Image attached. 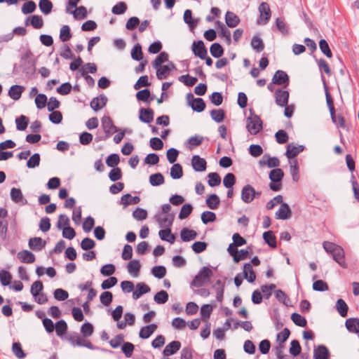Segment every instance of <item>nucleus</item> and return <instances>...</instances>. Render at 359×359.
I'll list each match as a JSON object with an SVG mask.
<instances>
[{"label":"nucleus","mask_w":359,"mask_h":359,"mask_svg":"<svg viewBox=\"0 0 359 359\" xmlns=\"http://www.w3.org/2000/svg\"><path fill=\"white\" fill-rule=\"evenodd\" d=\"M250 116L246 120V128L251 135H257L262 129V121L250 110Z\"/></svg>","instance_id":"1"},{"label":"nucleus","mask_w":359,"mask_h":359,"mask_svg":"<svg viewBox=\"0 0 359 359\" xmlns=\"http://www.w3.org/2000/svg\"><path fill=\"white\" fill-rule=\"evenodd\" d=\"M212 275V271L207 266H203L199 271L198 274L194 277L191 282V285L199 287L204 285L210 281V277Z\"/></svg>","instance_id":"2"},{"label":"nucleus","mask_w":359,"mask_h":359,"mask_svg":"<svg viewBox=\"0 0 359 359\" xmlns=\"http://www.w3.org/2000/svg\"><path fill=\"white\" fill-rule=\"evenodd\" d=\"M101 126L105 133V137L103 138H96V141L105 140L109 137L112 134L118 131V128L114 124L111 118L109 116H104L102 118Z\"/></svg>","instance_id":"3"},{"label":"nucleus","mask_w":359,"mask_h":359,"mask_svg":"<svg viewBox=\"0 0 359 359\" xmlns=\"http://www.w3.org/2000/svg\"><path fill=\"white\" fill-rule=\"evenodd\" d=\"M258 11L259 13V15L257 22H259V21L267 22L270 20L271 16V11L268 3H261L260 5L259 6Z\"/></svg>","instance_id":"4"},{"label":"nucleus","mask_w":359,"mask_h":359,"mask_svg":"<svg viewBox=\"0 0 359 359\" xmlns=\"http://www.w3.org/2000/svg\"><path fill=\"white\" fill-rule=\"evenodd\" d=\"M241 199L245 203H250L255 199V189L252 186L246 184L243 187Z\"/></svg>","instance_id":"5"},{"label":"nucleus","mask_w":359,"mask_h":359,"mask_svg":"<svg viewBox=\"0 0 359 359\" xmlns=\"http://www.w3.org/2000/svg\"><path fill=\"white\" fill-rule=\"evenodd\" d=\"M192 51L196 56L201 59H204L205 55H208V50L205 47L204 43L201 40L194 41L193 43Z\"/></svg>","instance_id":"6"},{"label":"nucleus","mask_w":359,"mask_h":359,"mask_svg":"<svg viewBox=\"0 0 359 359\" xmlns=\"http://www.w3.org/2000/svg\"><path fill=\"white\" fill-rule=\"evenodd\" d=\"M155 219L161 228H169L173 222L174 215L172 214H167L162 215L161 214L155 216Z\"/></svg>","instance_id":"7"},{"label":"nucleus","mask_w":359,"mask_h":359,"mask_svg":"<svg viewBox=\"0 0 359 359\" xmlns=\"http://www.w3.org/2000/svg\"><path fill=\"white\" fill-rule=\"evenodd\" d=\"M261 167L267 165L269 168H278L280 165V161L277 157H270L267 154H264L262 159L259 161Z\"/></svg>","instance_id":"8"},{"label":"nucleus","mask_w":359,"mask_h":359,"mask_svg":"<svg viewBox=\"0 0 359 359\" xmlns=\"http://www.w3.org/2000/svg\"><path fill=\"white\" fill-rule=\"evenodd\" d=\"M276 103L280 106L284 107L287 105L289 93L287 90L278 89L275 92Z\"/></svg>","instance_id":"9"},{"label":"nucleus","mask_w":359,"mask_h":359,"mask_svg":"<svg viewBox=\"0 0 359 359\" xmlns=\"http://www.w3.org/2000/svg\"><path fill=\"white\" fill-rule=\"evenodd\" d=\"M66 11L69 14H72L76 20H83L87 16V9L83 6L79 7L76 6L74 8L66 10Z\"/></svg>","instance_id":"10"},{"label":"nucleus","mask_w":359,"mask_h":359,"mask_svg":"<svg viewBox=\"0 0 359 359\" xmlns=\"http://www.w3.org/2000/svg\"><path fill=\"white\" fill-rule=\"evenodd\" d=\"M273 83L277 85L284 84L285 86L289 84V76L287 73L282 70H278L275 73L273 79Z\"/></svg>","instance_id":"11"},{"label":"nucleus","mask_w":359,"mask_h":359,"mask_svg":"<svg viewBox=\"0 0 359 359\" xmlns=\"http://www.w3.org/2000/svg\"><path fill=\"white\" fill-rule=\"evenodd\" d=\"M191 165L195 171L203 172L206 170L207 162L198 155H195L191 158Z\"/></svg>","instance_id":"12"},{"label":"nucleus","mask_w":359,"mask_h":359,"mask_svg":"<svg viewBox=\"0 0 359 359\" xmlns=\"http://www.w3.org/2000/svg\"><path fill=\"white\" fill-rule=\"evenodd\" d=\"M292 216V211L290 206L285 203H283L280 205V208L276 213V218L278 219H287L290 218Z\"/></svg>","instance_id":"13"},{"label":"nucleus","mask_w":359,"mask_h":359,"mask_svg":"<svg viewBox=\"0 0 359 359\" xmlns=\"http://www.w3.org/2000/svg\"><path fill=\"white\" fill-rule=\"evenodd\" d=\"M11 198L14 203L20 205H25L27 203V201L23 196L22 191L18 188L13 187L11 189Z\"/></svg>","instance_id":"14"},{"label":"nucleus","mask_w":359,"mask_h":359,"mask_svg":"<svg viewBox=\"0 0 359 359\" xmlns=\"http://www.w3.org/2000/svg\"><path fill=\"white\" fill-rule=\"evenodd\" d=\"M330 351L324 345H319L314 349V359H330Z\"/></svg>","instance_id":"15"},{"label":"nucleus","mask_w":359,"mask_h":359,"mask_svg":"<svg viewBox=\"0 0 359 359\" xmlns=\"http://www.w3.org/2000/svg\"><path fill=\"white\" fill-rule=\"evenodd\" d=\"M333 259L344 269L347 268V264L345 261L344 249L339 246L337 250L332 255Z\"/></svg>","instance_id":"16"},{"label":"nucleus","mask_w":359,"mask_h":359,"mask_svg":"<svg viewBox=\"0 0 359 359\" xmlns=\"http://www.w3.org/2000/svg\"><path fill=\"white\" fill-rule=\"evenodd\" d=\"M181 348V343L179 341H172L165 346L163 354L168 357L177 353Z\"/></svg>","instance_id":"17"},{"label":"nucleus","mask_w":359,"mask_h":359,"mask_svg":"<svg viewBox=\"0 0 359 359\" xmlns=\"http://www.w3.org/2000/svg\"><path fill=\"white\" fill-rule=\"evenodd\" d=\"M107 102V97L104 95H100L92 100L90 107L95 111H98L106 105Z\"/></svg>","instance_id":"18"},{"label":"nucleus","mask_w":359,"mask_h":359,"mask_svg":"<svg viewBox=\"0 0 359 359\" xmlns=\"http://www.w3.org/2000/svg\"><path fill=\"white\" fill-rule=\"evenodd\" d=\"M29 247L34 251H40L46 246V241L40 237H34L29 240Z\"/></svg>","instance_id":"19"},{"label":"nucleus","mask_w":359,"mask_h":359,"mask_svg":"<svg viewBox=\"0 0 359 359\" xmlns=\"http://www.w3.org/2000/svg\"><path fill=\"white\" fill-rule=\"evenodd\" d=\"M17 257L22 263L32 264L35 261L34 255L27 250L20 251L18 253Z\"/></svg>","instance_id":"20"},{"label":"nucleus","mask_w":359,"mask_h":359,"mask_svg":"<svg viewBox=\"0 0 359 359\" xmlns=\"http://www.w3.org/2000/svg\"><path fill=\"white\" fill-rule=\"evenodd\" d=\"M140 120L143 123H149L154 120V111L151 108L140 109Z\"/></svg>","instance_id":"21"},{"label":"nucleus","mask_w":359,"mask_h":359,"mask_svg":"<svg viewBox=\"0 0 359 359\" xmlns=\"http://www.w3.org/2000/svg\"><path fill=\"white\" fill-rule=\"evenodd\" d=\"M150 287L144 283H139L136 285L135 290L133 292V298L138 299L144 294L150 292Z\"/></svg>","instance_id":"22"},{"label":"nucleus","mask_w":359,"mask_h":359,"mask_svg":"<svg viewBox=\"0 0 359 359\" xmlns=\"http://www.w3.org/2000/svg\"><path fill=\"white\" fill-rule=\"evenodd\" d=\"M304 147L303 145L295 146L293 144H289L287 146L286 156L289 158H293L300 152L303 151Z\"/></svg>","instance_id":"23"},{"label":"nucleus","mask_w":359,"mask_h":359,"mask_svg":"<svg viewBox=\"0 0 359 359\" xmlns=\"http://www.w3.org/2000/svg\"><path fill=\"white\" fill-rule=\"evenodd\" d=\"M140 268L141 264L140 261L137 259H133L127 264V270L133 277H137L139 276Z\"/></svg>","instance_id":"24"},{"label":"nucleus","mask_w":359,"mask_h":359,"mask_svg":"<svg viewBox=\"0 0 359 359\" xmlns=\"http://www.w3.org/2000/svg\"><path fill=\"white\" fill-rule=\"evenodd\" d=\"M157 325L156 324H150L142 327L139 333V336L142 339H148L157 329Z\"/></svg>","instance_id":"25"},{"label":"nucleus","mask_w":359,"mask_h":359,"mask_svg":"<svg viewBox=\"0 0 359 359\" xmlns=\"http://www.w3.org/2000/svg\"><path fill=\"white\" fill-rule=\"evenodd\" d=\"M180 237L182 241L189 242L196 239L197 233L194 230L183 228L180 231Z\"/></svg>","instance_id":"26"},{"label":"nucleus","mask_w":359,"mask_h":359,"mask_svg":"<svg viewBox=\"0 0 359 359\" xmlns=\"http://www.w3.org/2000/svg\"><path fill=\"white\" fill-rule=\"evenodd\" d=\"M140 201V198L139 196H131L130 194H126L121 198L120 203L123 205L124 208H126L130 204H137Z\"/></svg>","instance_id":"27"},{"label":"nucleus","mask_w":359,"mask_h":359,"mask_svg":"<svg viewBox=\"0 0 359 359\" xmlns=\"http://www.w3.org/2000/svg\"><path fill=\"white\" fill-rule=\"evenodd\" d=\"M24 87L19 85L12 86L8 90V95L14 100H18L24 90Z\"/></svg>","instance_id":"28"},{"label":"nucleus","mask_w":359,"mask_h":359,"mask_svg":"<svg viewBox=\"0 0 359 359\" xmlns=\"http://www.w3.org/2000/svg\"><path fill=\"white\" fill-rule=\"evenodd\" d=\"M243 273L245 278L249 283H253L256 279L255 272L254 271L251 264H245L243 266Z\"/></svg>","instance_id":"29"},{"label":"nucleus","mask_w":359,"mask_h":359,"mask_svg":"<svg viewBox=\"0 0 359 359\" xmlns=\"http://www.w3.org/2000/svg\"><path fill=\"white\" fill-rule=\"evenodd\" d=\"M158 235L161 240L165 241L171 244L174 243L175 241V236L171 233L170 228L160 230Z\"/></svg>","instance_id":"30"},{"label":"nucleus","mask_w":359,"mask_h":359,"mask_svg":"<svg viewBox=\"0 0 359 359\" xmlns=\"http://www.w3.org/2000/svg\"><path fill=\"white\" fill-rule=\"evenodd\" d=\"M151 93L149 89H143L140 90L136 94V98L139 101L145 102L147 104H149L150 102L153 100L154 97L150 98Z\"/></svg>","instance_id":"31"},{"label":"nucleus","mask_w":359,"mask_h":359,"mask_svg":"<svg viewBox=\"0 0 359 359\" xmlns=\"http://www.w3.org/2000/svg\"><path fill=\"white\" fill-rule=\"evenodd\" d=\"M346 327L347 330L353 333H359V319L348 318L346 320Z\"/></svg>","instance_id":"32"},{"label":"nucleus","mask_w":359,"mask_h":359,"mask_svg":"<svg viewBox=\"0 0 359 359\" xmlns=\"http://www.w3.org/2000/svg\"><path fill=\"white\" fill-rule=\"evenodd\" d=\"M203 140H204V137L199 135H196L194 136H191L187 141V147L190 150H191V149H193L194 147L201 145L202 144Z\"/></svg>","instance_id":"33"},{"label":"nucleus","mask_w":359,"mask_h":359,"mask_svg":"<svg viewBox=\"0 0 359 359\" xmlns=\"http://www.w3.org/2000/svg\"><path fill=\"white\" fill-rule=\"evenodd\" d=\"M220 203L219 198L215 194L209 195L206 198V205L211 210H215Z\"/></svg>","instance_id":"34"},{"label":"nucleus","mask_w":359,"mask_h":359,"mask_svg":"<svg viewBox=\"0 0 359 359\" xmlns=\"http://www.w3.org/2000/svg\"><path fill=\"white\" fill-rule=\"evenodd\" d=\"M284 176V172L280 168L273 169L269 173V179L273 182H280Z\"/></svg>","instance_id":"35"},{"label":"nucleus","mask_w":359,"mask_h":359,"mask_svg":"<svg viewBox=\"0 0 359 359\" xmlns=\"http://www.w3.org/2000/svg\"><path fill=\"white\" fill-rule=\"evenodd\" d=\"M164 182V177L160 172H157L149 176V183L154 187L160 186L163 184Z\"/></svg>","instance_id":"36"},{"label":"nucleus","mask_w":359,"mask_h":359,"mask_svg":"<svg viewBox=\"0 0 359 359\" xmlns=\"http://www.w3.org/2000/svg\"><path fill=\"white\" fill-rule=\"evenodd\" d=\"M183 175L182 167L180 163H175L170 168V177L174 180L180 179Z\"/></svg>","instance_id":"37"},{"label":"nucleus","mask_w":359,"mask_h":359,"mask_svg":"<svg viewBox=\"0 0 359 359\" xmlns=\"http://www.w3.org/2000/svg\"><path fill=\"white\" fill-rule=\"evenodd\" d=\"M210 52L212 57L219 58L224 54V49L219 43H214L210 46Z\"/></svg>","instance_id":"38"},{"label":"nucleus","mask_w":359,"mask_h":359,"mask_svg":"<svg viewBox=\"0 0 359 359\" xmlns=\"http://www.w3.org/2000/svg\"><path fill=\"white\" fill-rule=\"evenodd\" d=\"M252 48L257 53L262 52L264 48L262 40L258 36H253L251 41Z\"/></svg>","instance_id":"39"},{"label":"nucleus","mask_w":359,"mask_h":359,"mask_svg":"<svg viewBox=\"0 0 359 359\" xmlns=\"http://www.w3.org/2000/svg\"><path fill=\"white\" fill-rule=\"evenodd\" d=\"M55 332L58 337L63 336L67 330V323L64 320H60L55 323Z\"/></svg>","instance_id":"40"},{"label":"nucleus","mask_w":359,"mask_h":359,"mask_svg":"<svg viewBox=\"0 0 359 359\" xmlns=\"http://www.w3.org/2000/svg\"><path fill=\"white\" fill-rule=\"evenodd\" d=\"M155 69H156V76L159 80L166 79L170 72V69L166 65H161Z\"/></svg>","instance_id":"41"},{"label":"nucleus","mask_w":359,"mask_h":359,"mask_svg":"<svg viewBox=\"0 0 359 359\" xmlns=\"http://www.w3.org/2000/svg\"><path fill=\"white\" fill-rule=\"evenodd\" d=\"M191 108L194 111L197 112H201L205 109V103L202 98L198 97L194 99V101L191 102Z\"/></svg>","instance_id":"42"},{"label":"nucleus","mask_w":359,"mask_h":359,"mask_svg":"<svg viewBox=\"0 0 359 359\" xmlns=\"http://www.w3.org/2000/svg\"><path fill=\"white\" fill-rule=\"evenodd\" d=\"M212 118L217 123H221L224 121L225 117L224 111L222 109H212L210 111Z\"/></svg>","instance_id":"43"},{"label":"nucleus","mask_w":359,"mask_h":359,"mask_svg":"<svg viewBox=\"0 0 359 359\" xmlns=\"http://www.w3.org/2000/svg\"><path fill=\"white\" fill-rule=\"evenodd\" d=\"M263 238L264 241L271 248L276 247V236L271 231H266L263 233Z\"/></svg>","instance_id":"44"},{"label":"nucleus","mask_w":359,"mask_h":359,"mask_svg":"<svg viewBox=\"0 0 359 359\" xmlns=\"http://www.w3.org/2000/svg\"><path fill=\"white\" fill-rule=\"evenodd\" d=\"M39 6L41 11L47 15L51 12L53 4L50 0H40Z\"/></svg>","instance_id":"45"},{"label":"nucleus","mask_w":359,"mask_h":359,"mask_svg":"<svg viewBox=\"0 0 359 359\" xmlns=\"http://www.w3.org/2000/svg\"><path fill=\"white\" fill-rule=\"evenodd\" d=\"M336 307L341 316L346 317L347 316L348 308L346 303L342 299L337 300Z\"/></svg>","instance_id":"46"},{"label":"nucleus","mask_w":359,"mask_h":359,"mask_svg":"<svg viewBox=\"0 0 359 359\" xmlns=\"http://www.w3.org/2000/svg\"><path fill=\"white\" fill-rule=\"evenodd\" d=\"M291 319L293 321V323L299 327H304L306 326L307 321L304 317L301 316L299 313H294L291 316Z\"/></svg>","instance_id":"47"},{"label":"nucleus","mask_w":359,"mask_h":359,"mask_svg":"<svg viewBox=\"0 0 359 359\" xmlns=\"http://www.w3.org/2000/svg\"><path fill=\"white\" fill-rule=\"evenodd\" d=\"M43 285L41 281L36 280L31 286L30 292L34 297H37L39 293L42 292Z\"/></svg>","instance_id":"48"},{"label":"nucleus","mask_w":359,"mask_h":359,"mask_svg":"<svg viewBox=\"0 0 359 359\" xmlns=\"http://www.w3.org/2000/svg\"><path fill=\"white\" fill-rule=\"evenodd\" d=\"M28 118L24 115H21L20 117L16 118L15 123L16 128L18 130H25L28 125Z\"/></svg>","instance_id":"49"},{"label":"nucleus","mask_w":359,"mask_h":359,"mask_svg":"<svg viewBox=\"0 0 359 359\" xmlns=\"http://www.w3.org/2000/svg\"><path fill=\"white\" fill-rule=\"evenodd\" d=\"M94 331L93 325L88 322L83 323L81 327V333L84 337H90Z\"/></svg>","instance_id":"50"},{"label":"nucleus","mask_w":359,"mask_h":359,"mask_svg":"<svg viewBox=\"0 0 359 359\" xmlns=\"http://www.w3.org/2000/svg\"><path fill=\"white\" fill-rule=\"evenodd\" d=\"M168 60V54L165 52H161L156 58L154 60L152 66L154 68H157L162 65V64Z\"/></svg>","instance_id":"51"},{"label":"nucleus","mask_w":359,"mask_h":359,"mask_svg":"<svg viewBox=\"0 0 359 359\" xmlns=\"http://www.w3.org/2000/svg\"><path fill=\"white\" fill-rule=\"evenodd\" d=\"M208 184L210 187H216L220 184L221 177L217 172H210L208 175Z\"/></svg>","instance_id":"52"},{"label":"nucleus","mask_w":359,"mask_h":359,"mask_svg":"<svg viewBox=\"0 0 359 359\" xmlns=\"http://www.w3.org/2000/svg\"><path fill=\"white\" fill-rule=\"evenodd\" d=\"M179 81L182 82L187 86L191 87L196 84L198 79L196 77H193L189 76V74L182 75L179 77Z\"/></svg>","instance_id":"53"},{"label":"nucleus","mask_w":359,"mask_h":359,"mask_svg":"<svg viewBox=\"0 0 359 359\" xmlns=\"http://www.w3.org/2000/svg\"><path fill=\"white\" fill-rule=\"evenodd\" d=\"M131 57L133 60L140 61L143 57V53L142 51V47L139 43L134 46L131 50Z\"/></svg>","instance_id":"54"},{"label":"nucleus","mask_w":359,"mask_h":359,"mask_svg":"<svg viewBox=\"0 0 359 359\" xmlns=\"http://www.w3.org/2000/svg\"><path fill=\"white\" fill-rule=\"evenodd\" d=\"M290 173L292 176V180L294 182L298 181L299 180V167H298V162L297 161L293 160L292 161H290Z\"/></svg>","instance_id":"55"},{"label":"nucleus","mask_w":359,"mask_h":359,"mask_svg":"<svg viewBox=\"0 0 359 359\" xmlns=\"http://www.w3.org/2000/svg\"><path fill=\"white\" fill-rule=\"evenodd\" d=\"M154 299L157 304H165L168 300V294L166 291L161 290L154 295Z\"/></svg>","instance_id":"56"},{"label":"nucleus","mask_w":359,"mask_h":359,"mask_svg":"<svg viewBox=\"0 0 359 359\" xmlns=\"http://www.w3.org/2000/svg\"><path fill=\"white\" fill-rule=\"evenodd\" d=\"M72 37V34L70 32V28L67 25H64L62 27L60 33V39L62 41L65 42L69 41Z\"/></svg>","instance_id":"57"},{"label":"nucleus","mask_w":359,"mask_h":359,"mask_svg":"<svg viewBox=\"0 0 359 359\" xmlns=\"http://www.w3.org/2000/svg\"><path fill=\"white\" fill-rule=\"evenodd\" d=\"M193 210L192 205L191 204H184L182 205L180 214L179 219H184L189 217V215L191 213Z\"/></svg>","instance_id":"58"},{"label":"nucleus","mask_w":359,"mask_h":359,"mask_svg":"<svg viewBox=\"0 0 359 359\" xmlns=\"http://www.w3.org/2000/svg\"><path fill=\"white\" fill-rule=\"evenodd\" d=\"M151 273L157 278H162L166 274V269L163 266H156L152 268Z\"/></svg>","instance_id":"59"},{"label":"nucleus","mask_w":359,"mask_h":359,"mask_svg":"<svg viewBox=\"0 0 359 359\" xmlns=\"http://www.w3.org/2000/svg\"><path fill=\"white\" fill-rule=\"evenodd\" d=\"M319 47L321 52L327 57L330 58L332 57V51L329 47L327 42L325 39H321L319 41Z\"/></svg>","instance_id":"60"},{"label":"nucleus","mask_w":359,"mask_h":359,"mask_svg":"<svg viewBox=\"0 0 359 359\" xmlns=\"http://www.w3.org/2000/svg\"><path fill=\"white\" fill-rule=\"evenodd\" d=\"M36 8V4L33 1L25 2L22 7V13L23 14H29L35 11Z\"/></svg>","instance_id":"61"},{"label":"nucleus","mask_w":359,"mask_h":359,"mask_svg":"<svg viewBox=\"0 0 359 359\" xmlns=\"http://www.w3.org/2000/svg\"><path fill=\"white\" fill-rule=\"evenodd\" d=\"M120 161L119 156L116 154H110L106 159L107 166L111 168H116Z\"/></svg>","instance_id":"62"},{"label":"nucleus","mask_w":359,"mask_h":359,"mask_svg":"<svg viewBox=\"0 0 359 359\" xmlns=\"http://www.w3.org/2000/svg\"><path fill=\"white\" fill-rule=\"evenodd\" d=\"M275 137L278 144H285L289 139L287 133L284 130H279L276 132Z\"/></svg>","instance_id":"63"},{"label":"nucleus","mask_w":359,"mask_h":359,"mask_svg":"<svg viewBox=\"0 0 359 359\" xmlns=\"http://www.w3.org/2000/svg\"><path fill=\"white\" fill-rule=\"evenodd\" d=\"M216 219V215L211 211H205L201 215V220L204 224L212 222Z\"/></svg>","instance_id":"64"}]
</instances>
